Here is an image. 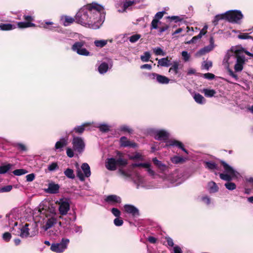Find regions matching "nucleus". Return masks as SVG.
I'll use <instances>...</instances> for the list:
<instances>
[{"label":"nucleus","instance_id":"nucleus-15","mask_svg":"<svg viewBox=\"0 0 253 253\" xmlns=\"http://www.w3.org/2000/svg\"><path fill=\"white\" fill-rule=\"evenodd\" d=\"M243 52L242 48L236 49L235 51V55L236 58V62L244 65L245 63V57L244 55H241V53Z\"/></svg>","mask_w":253,"mask_h":253},{"label":"nucleus","instance_id":"nucleus-18","mask_svg":"<svg viewBox=\"0 0 253 253\" xmlns=\"http://www.w3.org/2000/svg\"><path fill=\"white\" fill-rule=\"evenodd\" d=\"M105 201L108 203H120L121 202V199L116 195H111L106 197Z\"/></svg>","mask_w":253,"mask_h":253},{"label":"nucleus","instance_id":"nucleus-56","mask_svg":"<svg viewBox=\"0 0 253 253\" xmlns=\"http://www.w3.org/2000/svg\"><path fill=\"white\" fill-rule=\"evenodd\" d=\"M111 212L114 216L119 217L121 215L120 211L117 208H113L111 209Z\"/></svg>","mask_w":253,"mask_h":253},{"label":"nucleus","instance_id":"nucleus-59","mask_svg":"<svg viewBox=\"0 0 253 253\" xmlns=\"http://www.w3.org/2000/svg\"><path fill=\"white\" fill-rule=\"evenodd\" d=\"M26 180L28 182H31L33 181L35 178V175L34 173H30L26 176Z\"/></svg>","mask_w":253,"mask_h":253},{"label":"nucleus","instance_id":"nucleus-27","mask_svg":"<svg viewBox=\"0 0 253 253\" xmlns=\"http://www.w3.org/2000/svg\"><path fill=\"white\" fill-rule=\"evenodd\" d=\"M67 144V140L65 138H63L60 139L59 141L56 142L55 145V148L56 150L60 149L66 146Z\"/></svg>","mask_w":253,"mask_h":253},{"label":"nucleus","instance_id":"nucleus-63","mask_svg":"<svg viewBox=\"0 0 253 253\" xmlns=\"http://www.w3.org/2000/svg\"><path fill=\"white\" fill-rule=\"evenodd\" d=\"M181 54H182V56H183L185 61H188L190 56H189L188 52L186 51H182Z\"/></svg>","mask_w":253,"mask_h":253},{"label":"nucleus","instance_id":"nucleus-23","mask_svg":"<svg viewBox=\"0 0 253 253\" xmlns=\"http://www.w3.org/2000/svg\"><path fill=\"white\" fill-rule=\"evenodd\" d=\"M179 63L177 61L173 62L171 67L169 69V72L173 74L174 75H177L179 73Z\"/></svg>","mask_w":253,"mask_h":253},{"label":"nucleus","instance_id":"nucleus-57","mask_svg":"<svg viewBox=\"0 0 253 253\" xmlns=\"http://www.w3.org/2000/svg\"><path fill=\"white\" fill-rule=\"evenodd\" d=\"M243 69V65L238 63L237 62L236 63L234 66V69L236 72H241L242 71Z\"/></svg>","mask_w":253,"mask_h":253},{"label":"nucleus","instance_id":"nucleus-35","mask_svg":"<svg viewBox=\"0 0 253 253\" xmlns=\"http://www.w3.org/2000/svg\"><path fill=\"white\" fill-rule=\"evenodd\" d=\"M64 173L69 178L74 179L75 177V174L74 173V170L71 169H67L64 171Z\"/></svg>","mask_w":253,"mask_h":253},{"label":"nucleus","instance_id":"nucleus-19","mask_svg":"<svg viewBox=\"0 0 253 253\" xmlns=\"http://www.w3.org/2000/svg\"><path fill=\"white\" fill-rule=\"evenodd\" d=\"M220 163L223 166L225 171L232 175L235 174V170L233 169L223 160H220Z\"/></svg>","mask_w":253,"mask_h":253},{"label":"nucleus","instance_id":"nucleus-3","mask_svg":"<svg viewBox=\"0 0 253 253\" xmlns=\"http://www.w3.org/2000/svg\"><path fill=\"white\" fill-rule=\"evenodd\" d=\"M69 243V239L63 238L61 242L52 244L50 247V250L55 253H62L67 248Z\"/></svg>","mask_w":253,"mask_h":253},{"label":"nucleus","instance_id":"nucleus-44","mask_svg":"<svg viewBox=\"0 0 253 253\" xmlns=\"http://www.w3.org/2000/svg\"><path fill=\"white\" fill-rule=\"evenodd\" d=\"M98 128H99L100 131L102 132H107L110 130L109 126L106 124L100 125Z\"/></svg>","mask_w":253,"mask_h":253},{"label":"nucleus","instance_id":"nucleus-9","mask_svg":"<svg viewBox=\"0 0 253 253\" xmlns=\"http://www.w3.org/2000/svg\"><path fill=\"white\" fill-rule=\"evenodd\" d=\"M167 147H169V146H175L177 148L181 149L183 151H184L185 153H186L187 154H188V151L185 149L184 147V145L183 143L175 139H170L167 141L166 144Z\"/></svg>","mask_w":253,"mask_h":253},{"label":"nucleus","instance_id":"nucleus-33","mask_svg":"<svg viewBox=\"0 0 253 253\" xmlns=\"http://www.w3.org/2000/svg\"><path fill=\"white\" fill-rule=\"evenodd\" d=\"M56 222V219L54 217H51L47 219L45 224V229H48L52 227Z\"/></svg>","mask_w":253,"mask_h":253},{"label":"nucleus","instance_id":"nucleus-46","mask_svg":"<svg viewBox=\"0 0 253 253\" xmlns=\"http://www.w3.org/2000/svg\"><path fill=\"white\" fill-rule=\"evenodd\" d=\"M219 177L221 179L227 181L228 182L230 181L232 179L231 176L228 174L220 173Z\"/></svg>","mask_w":253,"mask_h":253},{"label":"nucleus","instance_id":"nucleus-45","mask_svg":"<svg viewBox=\"0 0 253 253\" xmlns=\"http://www.w3.org/2000/svg\"><path fill=\"white\" fill-rule=\"evenodd\" d=\"M160 22L157 19H153L151 22L150 29L151 30L157 29L158 28V23Z\"/></svg>","mask_w":253,"mask_h":253},{"label":"nucleus","instance_id":"nucleus-53","mask_svg":"<svg viewBox=\"0 0 253 253\" xmlns=\"http://www.w3.org/2000/svg\"><path fill=\"white\" fill-rule=\"evenodd\" d=\"M77 176L81 181H84L85 180L84 174L83 173L80 169H78L77 171Z\"/></svg>","mask_w":253,"mask_h":253},{"label":"nucleus","instance_id":"nucleus-2","mask_svg":"<svg viewBox=\"0 0 253 253\" xmlns=\"http://www.w3.org/2000/svg\"><path fill=\"white\" fill-rule=\"evenodd\" d=\"M225 13L226 20L231 23H239V21L243 18V15L240 10H230Z\"/></svg>","mask_w":253,"mask_h":253},{"label":"nucleus","instance_id":"nucleus-8","mask_svg":"<svg viewBox=\"0 0 253 253\" xmlns=\"http://www.w3.org/2000/svg\"><path fill=\"white\" fill-rule=\"evenodd\" d=\"M29 226H31V225L28 223H26L20 228L19 236L21 238H27L28 237H33L35 236L36 232H32L31 233L29 232L30 229L29 228Z\"/></svg>","mask_w":253,"mask_h":253},{"label":"nucleus","instance_id":"nucleus-36","mask_svg":"<svg viewBox=\"0 0 253 253\" xmlns=\"http://www.w3.org/2000/svg\"><path fill=\"white\" fill-rule=\"evenodd\" d=\"M151 58V54L148 51H146L144 53L143 55H141L140 59L142 62H148L150 60Z\"/></svg>","mask_w":253,"mask_h":253},{"label":"nucleus","instance_id":"nucleus-34","mask_svg":"<svg viewBox=\"0 0 253 253\" xmlns=\"http://www.w3.org/2000/svg\"><path fill=\"white\" fill-rule=\"evenodd\" d=\"M171 162L175 164L183 163L185 162L184 159L180 156H175L171 158Z\"/></svg>","mask_w":253,"mask_h":253},{"label":"nucleus","instance_id":"nucleus-42","mask_svg":"<svg viewBox=\"0 0 253 253\" xmlns=\"http://www.w3.org/2000/svg\"><path fill=\"white\" fill-rule=\"evenodd\" d=\"M136 2L134 1V0H126L123 4V8L124 10H126L127 9L128 7L132 5L134 3H135Z\"/></svg>","mask_w":253,"mask_h":253},{"label":"nucleus","instance_id":"nucleus-10","mask_svg":"<svg viewBox=\"0 0 253 253\" xmlns=\"http://www.w3.org/2000/svg\"><path fill=\"white\" fill-rule=\"evenodd\" d=\"M169 137V133L164 129H161L156 132L155 138L158 140L167 141Z\"/></svg>","mask_w":253,"mask_h":253},{"label":"nucleus","instance_id":"nucleus-37","mask_svg":"<svg viewBox=\"0 0 253 253\" xmlns=\"http://www.w3.org/2000/svg\"><path fill=\"white\" fill-rule=\"evenodd\" d=\"M75 20V18L74 19L73 17L68 16H66L65 17V22L64 23V25L65 26H67L70 24L73 23Z\"/></svg>","mask_w":253,"mask_h":253},{"label":"nucleus","instance_id":"nucleus-47","mask_svg":"<svg viewBox=\"0 0 253 253\" xmlns=\"http://www.w3.org/2000/svg\"><path fill=\"white\" fill-rule=\"evenodd\" d=\"M238 38L240 39H243V40L250 39H253V38L252 36H249V34H248V33L240 34L238 35Z\"/></svg>","mask_w":253,"mask_h":253},{"label":"nucleus","instance_id":"nucleus-20","mask_svg":"<svg viewBox=\"0 0 253 253\" xmlns=\"http://www.w3.org/2000/svg\"><path fill=\"white\" fill-rule=\"evenodd\" d=\"M204 163L206 168L211 171H213L214 170H219L218 165L214 162L209 161L205 162Z\"/></svg>","mask_w":253,"mask_h":253},{"label":"nucleus","instance_id":"nucleus-1","mask_svg":"<svg viewBox=\"0 0 253 253\" xmlns=\"http://www.w3.org/2000/svg\"><path fill=\"white\" fill-rule=\"evenodd\" d=\"M104 10L102 6L97 3L87 4L77 13L76 21L83 25H90L95 22L98 15L104 13Z\"/></svg>","mask_w":253,"mask_h":253},{"label":"nucleus","instance_id":"nucleus-28","mask_svg":"<svg viewBox=\"0 0 253 253\" xmlns=\"http://www.w3.org/2000/svg\"><path fill=\"white\" fill-rule=\"evenodd\" d=\"M194 99L197 103L201 104H204L206 101L204 97L199 93L195 94Z\"/></svg>","mask_w":253,"mask_h":253},{"label":"nucleus","instance_id":"nucleus-52","mask_svg":"<svg viewBox=\"0 0 253 253\" xmlns=\"http://www.w3.org/2000/svg\"><path fill=\"white\" fill-rule=\"evenodd\" d=\"M154 52L157 55H165V53L160 47H157V48L154 49Z\"/></svg>","mask_w":253,"mask_h":253},{"label":"nucleus","instance_id":"nucleus-12","mask_svg":"<svg viewBox=\"0 0 253 253\" xmlns=\"http://www.w3.org/2000/svg\"><path fill=\"white\" fill-rule=\"evenodd\" d=\"M124 209L126 212L131 214L133 216L139 215L138 210L134 206L130 205H125L124 206Z\"/></svg>","mask_w":253,"mask_h":253},{"label":"nucleus","instance_id":"nucleus-22","mask_svg":"<svg viewBox=\"0 0 253 253\" xmlns=\"http://www.w3.org/2000/svg\"><path fill=\"white\" fill-rule=\"evenodd\" d=\"M117 155L120 158L116 161L117 165L119 166H126L127 164V161L126 160L123 159L121 157L123 156V153L121 152L118 151Z\"/></svg>","mask_w":253,"mask_h":253},{"label":"nucleus","instance_id":"nucleus-60","mask_svg":"<svg viewBox=\"0 0 253 253\" xmlns=\"http://www.w3.org/2000/svg\"><path fill=\"white\" fill-rule=\"evenodd\" d=\"M204 77L206 79L211 80L214 78L215 76L212 73H208L204 74Z\"/></svg>","mask_w":253,"mask_h":253},{"label":"nucleus","instance_id":"nucleus-61","mask_svg":"<svg viewBox=\"0 0 253 253\" xmlns=\"http://www.w3.org/2000/svg\"><path fill=\"white\" fill-rule=\"evenodd\" d=\"M67 155L69 158H72L74 156V153L73 152V150L70 148H67V151H66Z\"/></svg>","mask_w":253,"mask_h":253},{"label":"nucleus","instance_id":"nucleus-40","mask_svg":"<svg viewBox=\"0 0 253 253\" xmlns=\"http://www.w3.org/2000/svg\"><path fill=\"white\" fill-rule=\"evenodd\" d=\"M129 159L131 160H142V155L139 153L136 152L133 155H129Z\"/></svg>","mask_w":253,"mask_h":253},{"label":"nucleus","instance_id":"nucleus-54","mask_svg":"<svg viewBox=\"0 0 253 253\" xmlns=\"http://www.w3.org/2000/svg\"><path fill=\"white\" fill-rule=\"evenodd\" d=\"M124 221L121 218L117 217L114 220V223L117 226H120L123 224Z\"/></svg>","mask_w":253,"mask_h":253},{"label":"nucleus","instance_id":"nucleus-11","mask_svg":"<svg viewBox=\"0 0 253 253\" xmlns=\"http://www.w3.org/2000/svg\"><path fill=\"white\" fill-rule=\"evenodd\" d=\"M120 145L123 147L135 148L137 146L136 143L130 141L125 136H122L120 138Z\"/></svg>","mask_w":253,"mask_h":253},{"label":"nucleus","instance_id":"nucleus-43","mask_svg":"<svg viewBox=\"0 0 253 253\" xmlns=\"http://www.w3.org/2000/svg\"><path fill=\"white\" fill-rule=\"evenodd\" d=\"M141 38L139 34H135L129 38V41L130 42L134 43L137 42Z\"/></svg>","mask_w":253,"mask_h":253},{"label":"nucleus","instance_id":"nucleus-17","mask_svg":"<svg viewBox=\"0 0 253 253\" xmlns=\"http://www.w3.org/2000/svg\"><path fill=\"white\" fill-rule=\"evenodd\" d=\"M90 125V124L89 123H84L81 126H77L74 127L73 131L78 134H81L84 132L85 128L86 127L89 126Z\"/></svg>","mask_w":253,"mask_h":253},{"label":"nucleus","instance_id":"nucleus-48","mask_svg":"<svg viewBox=\"0 0 253 253\" xmlns=\"http://www.w3.org/2000/svg\"><path fill=\"white\" fill-rule=\"evenodd\" d=\"M12 186L7 185L0 188V193L8 192L11 190Z\"/></svg>","mask_w":253,"mask_h":253},{"label":"nucleus","instance_id":"nucleus-31","mask_svg":"<svg viewBox=\"0 0 253 253\" xmlns=\"http://www.w3.org/2000/svg\"><path fill=\"white\" fill-rule=\"evenodd\" d=\"M205 95L207 97H211L216 94V91L214 89H209L208 88H204L202 91Z\"/></svg>","mask_w":253,"mask_h":253},{"label":"nucleus","instance_id":"nucleus-51","mask_svg":"<svg viewBox=\"0 0 253 253\" xmlns=\"http://www.w3.org/2000/svg\"><path fill=\"white\" fill-rule=\"evenodd\" d=\"M11 238V234L8 232H5L2 235V239L4 241H5L6 242H8V241H10Z\"/></svg>","mask_w":253,"mask_h":253},{"label":"nucleus","instance_id":"nucleus-26","mask_svg":"<svg viewBox=\"0 0 253 253\" xmlns=\"http://www.w3.org/2000/svg\"><path fill=\"white\" fill-rule=\"evenodd\" d=\"M209 191L211 193H213L218 191V187L216 183L214 181H211L208 183Z\"/></svg>","mask_w":253,"mask_h":253},{"label":"nucleus","instance_id":"nucleus-13","mask_svg":"<svg viewBox=\"0 0 253 253\" xmlns=\"http://www.w3.org/2000/svg\"><path fill=\"white\" fill-rule=\"evenodd\" d=\"M154 77H156L157 82L161 84H168L170 80L167 77L157 73H153L151 75Z\"/></svg>","mask_w":253,"mask_h":253},{"label":"nucleus","instance_id":"nucleus-7","mask_svg":"<svg viewBox=\"0 0 253 253\" xmlns=\"http://www.w3.org/2000/svg\"><path fill=\"white\" fill-rule=\"evenodd\" d=\"M59 211L61 215H66L70 210V204L67 199H60L58 202Z\"/></svg>","mask_w":253,"mask_h":253},{"label":"nucleus","instance_id":"nucleus-6","mask_svg":"<svg viewBox=\"0 0 253 253\" xmlns=\"http://www.w3.org/2000/svg\"><path fill=\"white\" fill-rule=\"evenodd\" d=\"M24 19L26 21L25 22H20L17 23V25L19 28H26L28 27H35L36 25L32 23L34 20V18L29 15H24L23 16Z\"/></svg>","mask_w":253,"mask_h":253},{"label":"nucleus","instance_id":"nucleus-21","mask_svg":"<svg viewBox=\"0 0 253 253\" xmlns=\"http://www.w3.org/2000/svg\"><path fill=\"white\" fill-rule=\"evenodd\" d=\"M82 169L84 171V176L86 177H88L91 175V171L90 167L88 164L84 163L82 165Z\"/></svg>","mask_w":253,"mask_h":253},{"label":"nucleus","instance_id":"nucleus-50","mask_svg":"<svg viewBox=\"0 0 253 253\" xmlns=\"http://www.w3.org/2000/svg\"><path fill=\"white\" fill-rule=\"evenodd\" d=\"M167 19H169L170 22L174 21L175 23L182 20V19L178 16H168Z\"/></svg>","mask_w":253,"mask_h":253},{"label":"nucleus","instance_id":"nucleus-25","mask_svg":"<svg viewBox=\"0 0 253 253\" xmlns=\"http://www.w3.org/2000/svg\"><path fill=\"white\" fill-rule=\"evenodd\" d=\"M171 65L170 61L168 57L163 58L158 60V65L163 67H169Z\"/></svg>","mask_w":253,"mask_h":253},{"label":"nucleus","instance_id":"nucleus-30","mask_svg":"<svg viewBox=\"0 0 253 253\" xmlns=\"http://www.w3.org/2000/svg\"><path fill=\"white\" fill-rule=\"evenodd\" d=\"M152 161L161 170H164L166 169V166L163 164L161 161H159L157 158H153Z\"/></svg>","mask_w":253,"mask_h":253},{"label":"nucleus","instance_id":"nucleus-5","mask_svg":"<svg viewBox=\"0 0 253 253\" xmlns=\"http://www.w3.org/2000/svg\"><path fill=\"white\" fill-rule=\"evenodd\" d=\"M72 144L74 150L79 153L81 154L84 151L85 143L81 137H74L72 140Z\"/></svg>","mask_w":253,"mask_h":253},{"label":"nucleus","instance_id":"nucleus-64","mask_svg":"<svg viewBox=\"0 0 253 253\" xmlns=\"http://www.w3.org/2000/svg\"><path fill=\"white\" fill-rule=\"evenodd\" d=\"M202 200L207 205H209L211 203V199L208 196H203L202 198Z\"/></svg>","mask_w":253,"mask_h":253},{"label":"nucleus","instance_id":"nucleus-41","mask_svg":"<svg viewBox=\"0 0 253 253\" xmlns=\"http://www.w3.org/2000/svg\"><path fill=\"white\" fill-rule=\"evenodd\" d=\"M225 187L229 190H233L236 188V185L231 182H227L225 184Z\"/></svg>","mask_w":253,"mask_h":253},{"label":"nucleus","instance_id":"nucleus-32","mask_svg":"<svg viewBox=\"0 0 253 253\" xmlns=\"http://www.w3.org/2000/svg\"><path fill=\"white\" fill-rule=\"evenodd\" d=\"M222 19H225L226 20V13L222 14H218L216 15L214 18L213 20L212 21V23L214 26H216L218 23V21Z\"/></svg>","mask_w":253,"mask_h":253},{"label":"nucleus","instance_id":"nucleus-62","mask_svg":"<svg viewBox=\"0 0 253 253\" xmlns=\"http://www.w3.org/2000/svg\"><path fill=\"white\" fill-rule=\"evenodd\" d=\"M17 147L21 151H26L27 150L26 146L22 143H17Z\"/></svg>","mask_w":253,"mask_h":253},{"label":"nucleus","instance_id":"nucleus-29","mask_svg":"<svg viewBox=\"0 0 253 253\" xmlns=\"http://www.w3.org/2000/svg\"><path fill=\"white\" fill-rule=\"evenodd\" d=\"M109 68L108 65L106 62H102L98 67V71L100 74L107 72Z\"/></svg>","mask_w":253,"mask_h":253},{"label":"nucleus","instance_id":"nucleus-39","mask_svg":"<svg viewBox=\"0 0 253 253\" xmlns=\"http://www.w3.org/2000/svg\"><path fill=\"white\" fill-rule=\"evenodd\" d=\"M107 43V40H96L94 42L95 46L99 47H104Z\"/></svg>","mask_w":253,"mask_h":253},{"label":"nucleus","instance_id":"nucleus-14","mask_svg":"<svg viewBox=\"0 0 253 253\" xmlns=\"http://www.w3.org/2000/svg\"><path fill=\"white\" fill-rule=\"evenodd\" d=\"M106 168L110 170H115L117 169V163L115 159L109 158L107 160L105 165Z\"/></svg>","mask_w":253,"mask_h":253},{"label":"nucleus","instance_id":"nucleus-4","mask_svg":"<svg viewBox=\"0 0 253 253\" xmlns=\"http://www.w3.org/2000/svg\"><path fill=\"white\" fill-rule=\"evenodd\" d=\"M84 42L83 41L76 42L72 46V49L77 52V53L81 55L88 56L90 54L89 52L83 46Z\"/></svg>","mask_w":253,"mask_h":253},{"label":"nucleus","instance_id":"nucleus-55","mask_svg":"<svg viewBox=\"0 0 253 253\" xmlns=\"http://www.w3.org/2000/svg\"><path fill=\"white\" fill-rule=\"evenodd\" d=\"M58 168L57 163H52L48 167V169L49 171H53Z\"/></svg>","mask_w":253,"mask_h":253},{"label":"nucleus","instance_id":"nucleus-24","mask_svg":"<svg viewBox=\"0 0 253 253\" xmlns=\"http://www.w3.org/2000/svg\"><path fill=\"white\" fill-rule=\"evenodd\" d=\"M15 28V25L10 23H0V30L1 31H9Z\"/></svg>","mask_w":253,"mask_h":253},{"label":"nucleus","instance_id":"nucleus-16","mask_svg":"<svg viewBox=\"0 0 253 253\" xmlns=\"http://www.w3.org/2000/svg\"><path fill=\"white\" fill-rule=\"evenodd\" d=\"M60 186L58 184L50 183L48 184L46 191L50 194H56L58 193Z\"/></svg>","mask_w":253,"mask_h":253},{"label":"nucleus","instance_id":"nucleus-38","mask_svg":"<svg viewBox=\"0 0 253 253\" xmlns=\"http://www.w3.org/2000/svg\"><path fill=\"white\" fill-rule=\"evenodd\" d=\"M11 166L10 164L0 166V174H3L6 172L10 169Z\"/></svg>","mask_w":253,"mask_h":253},{"label":"nucleus","instance_id":"nucleus-49","mask_svg":"<svg viewBox=\"0 0 253 253\" xmlns=\"http://www.w3.org/2000/svg\"><path fill=\"white\" fill-rule=\"evenodd\" d=\"M169 27H170V24H169V25L165 24L164 26L160 27L159 30V35H160L163 32L168 30V29H169Z\"/></svg>","mask_w":253,"mask_h":253},{"label":"nucleus","instance_id":"nucleus-58","mask_svg":"<svg viewBox=\"0 0 253 253\" xmlns=\"http://www.w3.org/2000/svg\"><path fill=\"white\" fill-rule=\"evenodd\" d=\"M165 11H161V12H157L154 18L155 19H157V20H159L162 18V17L164 16V14L165 13Z\"/></svg>","mask_w":253,"mask_h":253}]
</instances>
